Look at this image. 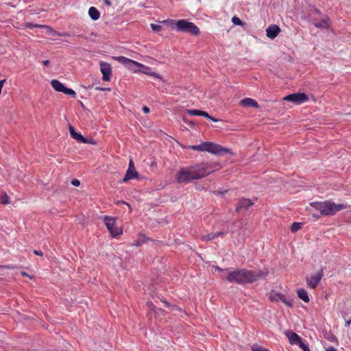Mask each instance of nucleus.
Listing matches in <instances>:
<instances>
[{
    "instance_id": "nucleus-3",
    "label": "nucleus",
    "mask_w": 351,
    "mask_h": 351,
    "mask_svg": "<svg viewBox=\"0 0 351 351\" xmlns=\"http://www.w3.org/2000/svg\"><path fill=\"white\" fill-rule=\"evenodd\" d=\"M310 206L318 210L320 215H334L338 211L346 208V205L343 204H335L331 201L326 200L324 202H311Z\"/></svg>"
},
{
    "instance_id": "nucleus-6",
    "label": "nucleus",
    "mask_w": 351,
    "mask_h": 351,
    "mask_svg": "<svg viewBox=\"0 0 351 351\" xmlns=\"http://www.w3.org/2000/svg\"><path fill=\"white\" fill-rule=\"evenodd\" d=\"M104 221L112 237H117V236L122 234V229L116 226V221L114 217L105 216Z\"/></svg>"
},
{
    "instance_id": "nucleus-15",
    "label": "nucleus",
    "mask_w": 351,
    "mask_h": 351,
    "mask_svg": "<svg viewBox=\"0 0 351 351\" xmlns=\"http://www.w3.org/2000/svg\"><path fill=\"white\" fill-rule=\"evenodd\" d=\"M285 335L288 338L289 341L291 344H298L302 338L295 332L291 330H287L285 332Z\"/></svg>"
},
{
    "instance_id": "nucleus-52",
    "label": "nucleus",
    "mask_w": 351,
    "mask_h": 351,
    "mask_svg": "<svg viewBox=\"0 0 351 351\" xmlns=\"http://www.w3.org/2000/svg\"><path fill=\"white\" fill-rule=\"evenodd\" d=\"M164 303L165 304L166 306H168L169 305V304L166 301H164Z\"/></svg>"
},
{
    "instance_id": "nucleus-37",
    "label": "nucleus",
    "mask_w": 351,
    "mask_h": 351,
    "mask_svg": "<svg viewBox=\"0 0 351 351\" xmlns=\"http://www.w3.org/2000/svg\"><path fill=\"white\" fill-rule=\"evenodd\" d=\"M71 184L73 186H77L80 185V181L78 180L74 179V180H72Z\"/></svg>"
},
{
    "instance_id": "nucleus-46",
    "label": "nucleus",
    "mask_w": 351,
    "mask_h": 351,
    "mask_svg": "<svg viewBox=\"0 0 351 351\" xmlns=\"http://www.w3.org/2000/svg\"><path fill=\"white\" fill-rule=\"evenodd\" d=\"M104 2L109 6L111 5V2L110 0H104Z\"/></svg>"
},
{
    "instance_id": "nucleus-5",
    "label": "nucleus",
    "mask_w": 351,
    "mask_h": 351,
    "mask_svg": "<svg viewBox=\"0 0 351 351\" xmlns=\"http://www.w3.org/2000/svg\"><path fill=\"white\" fill-rule=\"evenodd\" d=\"M177 31L189 33L192 35H198L199 34V27L192 22H189L184 19L178 20L176 23Z\"/></svg>"
},
{
    "instance_id": "nucleus-23",
    "label": "nucleus",
    "mask_w": 351,
    "mask_h": 351,
    "mask_svg": "<svg viewBox=\"0 0 351 351\" xmlns=\"http://www.w3.org/2000/svg\"><path fill=\"white\" fill-rule=\"evenodd\" d=\"M10 203V197L6 193H0V204H8Z\"/></svg>"
},
{
    "instance_id": "nucleus-47",
    "label": "nucleus",
    "mask_w": 351,
    "mask_h": 351,
    "mask_svg": "<svg viewBox=\"0 0 351 351\" xmlns=\"http://www.w3.org/2000/svg\"><path fill=\"white\" fill-rule=\"evenodd\" d=\"M43 64L45 66H48L49 64V60H44L43 62Z\"/></svg>"
},
{
    "instance_id": "nucleus-43",
    "label": "nucleus",
    "mask_w": 351,
    "mask_h": 351,
    "mask_svg": "<svg viewBox=\"0 0 351 351\" xmlns=\"http://www.w3.org/2000/svg\"><path fill=\"white\" fill-rule=\"evenodd\" d=\"M214 234H217V237L218 236H223L225 234L223 232H217V233H215Z\"/></svg>"
},
{
    "instance_id": "nucleus-25",
    "label": "nucleus",
    "mask_w": 351,
    "mask_h": 351,
    "mask_svg": "<svg viewBox=\"0 0 351 351\" xmlns=\"http://www.w3.org/2000/svg\"><path fill=\"white\" fill-rule=\"evenodd\" d=\"M149 239L144 235H140L136 241H135L134 245L136 246H140L143 243H145Z\"/></svg>"
},
{
    "instance_id": "nucleus-39",
    "label": "nucleus",
    "mask_w": 351,
    "mask_h": 351,
    "mask_svg": "<svg viewBox=\"0 0 351 351\" xmlns=\"http://www.w3.org/2000/svg\"><path fill=\"white\" fill-rule=\"evenodd\" d=\"M34 254L35 255H37V256H43V252L38 251V250H34Z\"/></svg>"
},
{
    "instance_id": "nucleus-38",
    "label": "nucleus",
    "mask_w": 351,
    "mask_h": 351,
    "mask_svg": "<svg viewBox=\"0 0 351 351\" xmlns=\"http://www.w3.org/2000/svg\"><path fill=\"white\" fill-rule=\"evenodd\" d=\"M142 110H143V112L145 114H147L150 112V110L147 106H143Z\"/></svg>"
},
{
    "instance_id": "nucleus-11",
    "label": "nucleus",
    "mask_w": 351,
    "mask_h": 351,
    "mask_svg": "<svg viewBox=\"0 0 351 351\" xmlns=\"http://www.w3.org/2000/svg\"><path fill=\"white\" fill-rule=\"evenodd\" d=\"M136 67H138V69H136L137 72H141V73H143L144 74H146L147 75L154 76V77H157L158 79H161L160 75L157 74L155 72H153L152 71V68L148 66L144 65V64L137 62L136 64L135 68Z\"/></svg>"
},
{
    "instance_id": "nucleus-50",
    "label": "nucleus",
    "mask_w": 351,
    "mask_h": 351,
    "mask_svg": "<svg viewBox=\"0 0 351 351\" xmlns=\"http://www.w3.org/2000/svg\"><path fill=\"white\" fill-rule=\"evenodd\" d=\"M96 90H104L105 89L103 88H96Z\"/></svg>"
},
{
    "instance_id": "nucleus-10",
    "label": "nucleus",
    "mask_w": 351,
    "mask_h": 351,
    "mask_svg": "<svg viewBox=\"0 0 351 351\" xmlns=\"http://www.w3.org/2000/svg\"><path fill=\"white\" fill-rule=\"evenodd\" d=\"M100 70L102 73V80L105 82H108L110 80V76L112 74V69L110 64L101 62L100 64Z\"/></svg>"
},
{
    "instance_id": "nucleus-30",
    "label": "nucleus",
    "mask_w": 351,
    "mask_h": 351,
    "mask_svg": "<svg viewBox=\"0 0 351 351\" xmlns=\"http://www.w3.org/2000/svg\"><path fill=\"white\" fill-rule=\"evenodd\" d=\"M281 302H283L286 306H287L288 307H293V301L292 300H287L285 295H283L282 300H281Z\"/></svg>"
},
{
    "instance_id": "nucleus-4",
    "label": "nucleus",
    "mask_w": 351,
    "mask_h": 351,
    "mask_svg": "<svg viewBox=\"0 0 351 351\" xmlns=\"http://www.w3.org/2000/svg\"><path fill=\"white\" fill-rule=\"evenodd\" d=\"M189 147L195 151L208 152L213 154L229 152L228 149L223 148L221 145L211 142H203L198 145H191Z\"/></svg>"
},
{
    "instance_id": "nucleus-7",
    "label": "nucleus",
    "mask_w": 351,
    "mask_h": 351,
    "mask_svg": "<svg viewBox=\"0 0 351 351\" xmlns=\"http://www.w3.org/2000/svg\"><path fill=\"white\" fill-rule=\"evenodd\" d=\"M324 276V271L321 269L315 275L306 277V281L308 287L315 289Z\"/></svg>"
},
{
    "instance_id": "nucleus-31",
    "label": "nucleus",
    "mask_w": 351,
    "mask_h": 351,
    "mask_svg": "<svg viewBox=\"0 0 351 351\" xmlns=\"http://www.w3.org/2000/svg\"><path fill=\"white\" fill-rule=\"evenodd\" d=\"M66 95H69L72 96L73 97H75L76 96V93L71 88H68L65 87L64 91L62 92Z\"/></svg>"
},
{
    "instance_id": "nucleus-28",
    "label": "nucleus",
    "mask_w": 351,
    "mask_h": 351,
    "mask_svg": "<svg viewBox=\"0 0 351 351\" xmlns=\"http://www.w3.org/2000/svg\"><path fill=\"white\" fill-rule=\"evenodd\" d=\"M302 228V223L300 222H294L291 225V230L295 232Z\"/></svg>"
},
{
    "instance_id": "nucleus-26",
    "label": "nucleus",
    "mask_w": 351,
    "mask_h": 351,
    "mask_svg": "<svg viewBox=\"0 0 351 351\" xmlns=\"http://www.w3.org/2000/svg\"><path fill=\"white\" fill-rule=\"evenodd\" d=\"M217 237V234H214L213 233L207 234L205 235H202L201 237V239L204 241H208L214 239Z\"/></svg>"
},
{
    "instance_id": "nucleus-14",
    "label": "nucleus",
    "mask_w": 351,
    "mask_h": 351,
    "mask_svg": "<svg viewBox=\"0 0 351 351\" xmlns=\"http://www.w3.org/2000/svg\"><path fill=\"white\" fill-rule=\"evenodd\" d=\"M280 32V28L276 25L269 26L266 29V35L271 39L275 38Z\"/></svg>"
},
{
    "instance_id": "nucleus-27",
    "label": "nucleus",
    "mask_w": 351,
    "mask_h": 351,
    "mask_svg": "<svg viewBox=\"0 0 351 351\" xmlns=\"http://www.w3.org/2000/svg\"><path fill=\"white\" fill-rule=\"evenodd\" d=\"M186 112L190 116H201L202 110H195V109H190V110H187Z\"/></svg>"
},
{
    "instance_id": "nucleus-2",
    "label": "nucleus",
    "mask_w": 351,
    "mask_h": 351,
    "mask_svg": "<svg viewBox=\"0 0 351 351\" xmlns=\"http://www.w3.org/2000/svg\"><path fill=\"white\" fill-rule=\"evenodd\" d=\"M266 274L261 271H254L246 269H234L226 276V280L229 282H234L242 285L251 283L265 277Z\"/></svg>"
},
{
    "instance_id": "nucleus-19",
    "label": "nucleus",
    "mask_w": 351,
    "mask_h": 351,
    "mask_svg": "<svg viewBox=\"0 0 351 351\" xmlns=\"http://www.w3.org/2000/svg\"><path fill=\"white\" fill-rule=\"evenodd\" d=\"M88 15L93 21H97L100 17V12L96 8L90 7L88 10Z\"/></svg>"
},
{
    "instance_id": "nucleus-24",
    "label": "nucleus",
    "mask_w": 351,
    "mask_h": 351,
    "mask_svg": "<svg viewBox=\"0 0 351 351\" xmlns=\"http://www.w3.org/2000/svg\"><path fill=\"white\" fill-rule=\"evenodd\" d=\"M25 27H28L29 29H32L34 27L45 28V29H49L50 31H52V29L49 26L45 25H38V24H33V23H28L25 24Z\"/></svg>"
},
{
    "instance_id": "nucleus-9",
    "label": "nucleus",
    "mask_w": 351,
    "mask_h": 351,
    "mask_svg": "<svg viewBox=\"0 0 351 351\" xmlns=\"http://www.w3.org/2000/svg\"><path fill=\"white\" fill-rule=\"evenodd\" d=\"M114 59L117 60L119 62L125 66L128 69L133 71L134 73H137V70L135 68L137 62L123 56L114 57Z\"/></svg>"
},
{
    "instance_id": "nucleus-40",
    "label": "nucleus",
    "mask_w": 351,
    "mask_h": 351,
    "mask_svg": "<svg viewBox=\"0 0 351 351\" xmlns=\"http://www.w3.org/2000/svg\"><path fill=\"white\" fill-rule=\"evenodd\" d=\"M5 80H0V95L1 94L2 88L3 86L4 83L5 82Z\"/></svg>"
},
{
    "instance_id": "nucleus-53",
    "label": "nucleus",
    "mask_w": 351,
    "mask_h": 351,
    "mask_svg": "<svg viewBox=\"0 0 351 351\" xmlns=\"http://www.w3.org/2000/svg\"><path fill=\"white\" fill-rule=\"evenodd\" d=\"M0 267H1V266L0 265Z\"/></svg>"
},
{
    "instance_id": "nucleus-36",
    "label": "nucleus",
    "mask_w": 351,
    "mask_h": 351,
    "mask_svg": "<svg viewBox=\"0 0 351 351\" xmlns=\"http://www.w3.org/2000/svg\"><path fill=\"white\" fill-rule=\"evenodd\" d=\"M128 169H135L134 164L132 159L130 160L129 166Z\"/></svg>"
},
{
    "instance_id": "nucleus-8",
    "label": "nucleus",
    "mask_w": 351,
    "mask_h": 351,
    "mask_svg": "<svg viewBox=\"0 0 351 351\" xmlns=\"http://www.w3.org/2000/svg\"><path fill=\"white\" fill-rule=\"evenodd\" d=\"M285 100L300 104L308 101V97L305 93H293L286 96Z\"/></svg>"
},
{
    "instance_id": "nucleus-33",
    "label": "nucleus",
    "mask_w": 351,
    "mask_h": 351,
    "mask_svg": "<svg viewBox=\"0 0 351 351\" xmlns=\"http://www.w3.org/2000/svg\"><path fill=\"white\" fill-rule=\"evenodd\" d=\"M232 22L234 24V25H243V22L237 16H234L232 18Z\"/></svg>"
},
{
    "instance_id": "nucleus-13",
    "label": "nucleus",
    "mask_w": 351,
    "mask_h": 351,
    "mask_svg": "<svg viewBox=\"0 0 351 351\" xmlns=\"http://www.w3.org/2000/svg\"><path fill=\"white\" fill-rule=\"evenodd\" d=\"M69 130L71 136L73 138L75 139L76 141L83 143H92V141H88L86 138L84 137L81 134L76 132L75 131L74 128L72 125H69Z\"/></svg>"
},
{
    "instance_id": "nucleus-18",
    "label": "nucleus",
    "mask_w": 351,
    "mask_h": 351,
    "mask_svg": "<svg viewBox=\"0 0 351 351\" xmlns=\"http://www.w3.org/2000/svg\"><path fill=\"white\" fill-rule=\"evenodd\" d=\"M51 86L58 92H63L65 86L62 83L57 80H52L51 82Z\"/></svg>"
},
{
    "instance_id": "nucleus-22",
    "label": "nucleus",
    "mask_w": 351,
    "mask_h": 351,
    "mask_svg": "<svg viewBox=\"0 0 351 351\" xmlns=\"http://www.w3.org/2000/svg\"><path fill=\"white\" fill-rule=\"evenodd\" d=\"M314 25L316 27H319V28H328V27H329L328 19L326 18L320 22L315 23Z\"/></svg>"
},
{
    "instance_id": "nucleus-29",
    "label": "nucleus",
    "mask_w": 351,
    "mask_h": 351,
    "mask_svg": "<svg viewBox=\"0 0 351 351\" xmlns=\"http://www.w3.org/2000/svg\"><path fill=\"white\" fill-rule=\"evenodd\" d=\"M201 116H202V117H205V118H206V119H209V120H210V121H214V122H217V121H218V119H215L214 117H213L210 116V115L208 114V112H206V111H203V110H202Z\"/></svg>"
},
{
    "instance_id": "nucleus-21",
    "label": "nucleus",
    "mask_w": 351,
    "mask_h": 351,
    "mask_svg": "<svg viewBox=\"0 0 351 351\" xmlns=\"http://www.w3.org/2000/svg\"><path fill=\"white\" fill-rule=\"evenodd\" d=\"M283 295H282V293H277L275 291H271L269 293V299L272 302H278V301H281Z\"/></svg>"
},
{
    "instance_id": "nucleus-20",
    "label": "nucleus",
    "mask_w": 351,
    "mask_h": 351,
    "mask_svg": "<svg viewBox=\"0 0 351 351\" xmlns=\"http://www.w3.org/2000/svg\"><path fill=\"white\" fill-rule=\"evenodd\" d=\"M298 296L300 299L302 300L304 302H309V297L307 291L304 289H299L297 291Z\"/></svg>"
},
{
    "instance_id": "nucleus-32",
    "label": "nucleus",
    "mask_w": 351,
    "mask_h": 351,
    "mask_svg": "<svg viewBox=\"0 0 351 351\" xmlns=\"http://www.w3.org/2000/svg\"><path fill=\"white\" fill-rule=\"evenodd\" d=\"M298 344H299L300 348H302L303 351H311L308 348V346L306 343L302 341V339L300 340V341H299Z\"/></svg>"
},
{
    "instance_id": "nucleus-49",
    "label": "nucleus",
    "mask_w": 351,
    "mask_h": 351,
    "mask_svg": "<svg viewBox=\"0 0 351 351\" xmlns=\"http://www.w3.org/2000/svg\"><path fill=\"white\" fill-rule=\"evenodd\" d=\"M119 203L125 204H126L129 208H130V204H128V203H125V202H117V204H119Z\"/></svg>"
},
{
    "instance_id": "nucleus-41",
    "label": "nucleus",
    "mask_w": 351,
    "mask_h": 351,
    "mask_svg": "<svg viewBox=\"0 0 351 351\" xmlns=\"http://www.w3.org/2000/svg\"><path fill=\"white\" fill-rule=\"evenodd\" d=\"M163 22L166 23L167 24H169L170 25H172L174 23V21L172 19L168 20V21H164Z\"/></svg>"
},
{
    "instance_id": "nucleus-16",
    "label": "nucleus",
    "mask_w": 351,
    "mask_h": 351,
    "mask_svg": "<svg viewBox=\"0 0 351 351\" xmlns=\"http://www.w3.org/2000/svg\"><path fill=\"white\" fill-rule=\"evenodd\" d=\"M241 104L244 107H253L255 108H258L259 107L258 103L252 98H245L241 100Z\"/></svg>"
},
{
    "instance_id": "nucleus-44",
    "label": "nucleus",
    "mask_w": 351,
    "mask_h": 351,
    "mask_svg": "<svg viewBox=\"0 0 351 351\" xmlns=\"http://www.w3.org/2000/svg\"><path fill=\"white\" fill-rule=\"evenodd\" d=\"M312 217H313V218H315V219H319V218L320 215H317V214H314V213H313V214H312Z\"/></svg>"
},
{
    "instance_id": "nucleus-45",
    "label": "nucleus",
    "mask_w": 351,
    "mask_h": 351,
    "mask_svg": "<svg viewBox=\"0 0 351 351\" xmlns=\"http://www.w3.org/2000/svg\"><path fill=\"white\" fill-rule=\"evenodd\" d=\"M326 351H337V350L336 348H335L333 347H330V348L326 349Z\"/></svg>"
},
{
    "instance_id": "nucleus-12",
    "label": "nucleus",
    "mask_w": 351,
    "mask_h": 351,
    "mask_svg": "<svg viewBox=\"0 0 351 351\" xmlns=\"http://www.w3.org/2000/svg\"><path fill=\"white\" fill-rule=\"evenodd\" d=\"M253 204L254 202L250 199H240L237 202L236 210L239 211L241 210H247Z\"/></svg>"
},
{
    "instance_id": "nucleus-1",
    "label": "nucleus",
    "mask_w": 351,
    "mask_h": 351,
    "mask_svg": "<svg viewBox=\"0 0 351 351\" xmlns=\"http://www.w3.org/2000/svg\"><path fill=\"white\" fill-rule=\"evenodd\" d=\"M212 171L213 170L206 163H198L193 166L181 168L176 175V180L180 184L188 183L201 179Z\"/></svg>"
},
{
    "instance_id": "nucleus-48",
    "label": "nucleus",
    "mask_w": 351,
    "mask_h": 351,
    "mask_svg": "<svg viewBox=\"0 0 351 351\" xmlns=\"http://www.w3.org/2000/svg\"><path fill=\"white\" fill-rule=\"evenodd\" d=\"M351 324V319L346 322V326H349Z\"/></svg>"
},
{
    "instance_id": "nucleus-35",
    "label": "nucleus",
    "mask_w": 351,
    "mask_h": 351,
    "mask_svg": "<svg viewBox=\"0 0 351 351\" xmlns=\"http://www.w3.org/2000/svg\"><path fill=\"white\" fill-rule=\"evenodd\" d=\"M151 27H152V30L154 32H159L162 29L161 25L154 24V23L151 24Z\"/></svg>"
},
{
    "instance_id": "nucleus-51",
    "label": "nucleus",
    "mask_w": 351,
    "mask_h": 351,
    "mask_svg": "<svg viewBox=\"0 0 351 351\" xmlns=\"http://www.w3.org/2000/svg\"><path fill=\"white\" fill-rule=\"evenodd\" d=\"M22 275L25 276H29L28 274L26 272H23Z\"/></svg>"
},
{
    "instance_id": "nucleus-42",
    "label": "nucleus",
    "mask_w": 351,
    "mask_h": 351,
    "mask_svg": "<svg viewBox=\"0 0 351 351\" xmlns=\"http://www.w3.org/2000/svg\"><path fill=\"white\" fill-rule=\"evenodd\" d=\"M215 269H216V270H217V271H228V269H223L220 268V267H218V266H216V267H215Z\"/></svg>"
},
{
    "instance_id": "nucleus-34",
    "label": "nucleus",
    "mask_w": 351,
    "mask_h": 351,
    "mask_svg": "<svg viewBox=\"0 0 351 351\" xmlns=\"http://www.w3.org/2000/svg\"><path fill=\"white\" fill-rule=\"evenodd\" d=\"M252 351H270L268 349L265 348L263 347H261V346H252Z\"/></svg>"
},
{
    "instance_id": "nucleus-17",
    "label": "nucleus",
    "mask_w": 351,
    "mask_h": 351,
    "mask_svg": "<svg viewBox=\"0 0 351 351\" xmlns=\"http://www.w3.org/2000/svg\"><path fill=\"white\" fill-rule=\"evenodd\" d=\"M138 176V174L136 169H128L123 179V182H126L131 179L137 178Z\"/></svg>"
}]
</instances>
